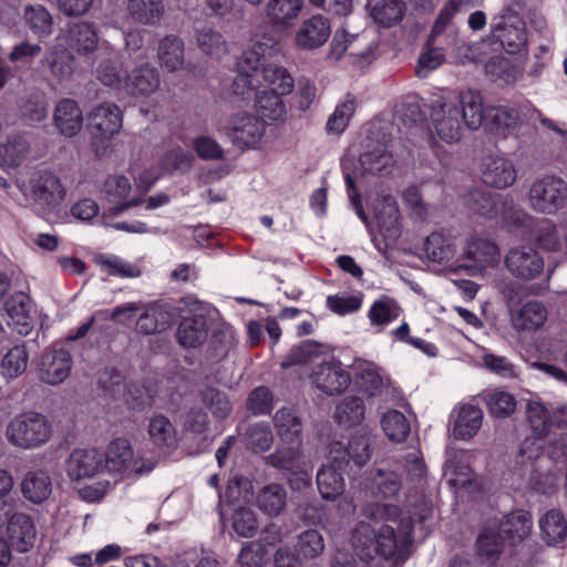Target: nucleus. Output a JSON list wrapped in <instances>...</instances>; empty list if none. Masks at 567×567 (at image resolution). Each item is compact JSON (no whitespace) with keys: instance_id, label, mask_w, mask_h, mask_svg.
<instances>
[{"instance_id":"nucleus-59","label":"nucleus","mask_w":567,"mask_h":567,"mask_svg":"<svg viewBox=\"0 0 567 567\" xmlns=\"http://www.w3.org/2000/svg\"><path fill=\"white\" fill-rule=\"evenodd\" d=\"M498 217L507 226L513 228H525L530 226L533 218L519 208L514 198L505 195L502 196L498 205Z\"/></svg>"},{"instance_id":"nucleus-31","label":"nucleus","mask_w":567,"mask_h":567,"mask_svg":"<svg viewBox=\"0 0 567 567\" xmlns=\"http://www.w3.org/2000/svg\"><path fill=\"white\" fill-rule=\"evenodd\" d=\"M532 526L533 522L529 512L517 509L511 512L501 520L497 530L505 542L516 545L529 535Z\"/></svg>"},{"instance_id":"nucleus-46","label":"nucleus","mask_w":567,"mask_h":567,"mask_svg":"<svg viewBox=\"0 0 567 567\" xmlns=\"http://www.w3.org/2000/svg\"><path fill=\"white\" fill-rule=\"evenodd\" d=\"M482 419L483 412L480 408L472 404L462 405L453 426L454 436L461 440L471 439L480 430Z\"/></svg>"},{"instance_id":"nucleus-36","label":"nucleus","mask_w":567,"mask_h":567,"mask_svg":"<svg viewBox=\"0 0 567 567\" xmlns=\"http://www.w3.org/2000/svg\"><path fill=\"white\" fill-rule=\"evenodd\" d=\"M251 487L250 481L244 476H234L228 481L225 492L218 494V511L221 519L227 515V507L234 511L243 506Z\"/></svg>"},{"instance_id":"nucleus-19","label":"nucleus","mask_w":567,"mask_h":567,"mask_svg":"<svg viewBox=\"0 0 567 567\" xmlns=\"http://www.w3.org/2000/svg\"><path fill=\"white\" fill-rule=\"evenodd\" d=\"M103 470V453L96 449H75L66 461V472L73 481L93 477Z\"/></svg>"},{"instance_id":"nucleus-21","label":"nucleus","mask_w":567,"mask_h":567,"mask_svg":"<svg viewBox=\"0 0 567 567\" xmlns=\"http://www.w3.org/2000/svg\"><path fill=\"white\" fill-rule=\"evenodd\" d=\"M522 126L519 111L511 105L486 106L485 128L491 133L507 137L514 134Z\"/></svg>"},{"instance_id":"nucleus-28","label":"nucleus","mask_w":567,"mask_h":567,"mask_svg":"<svg viewBox=\"0 0 567 567\" xmlns=\"http://www.w3.org/2000/svg\"><path fill=\"white\" fill-rule=\"evenodd\" d=\"M274 426L281 442L300 445L303 423L293 408L284 406L272 417Z\"/></svg>"},{"instance_id":"nucleus-60","label":"nucleus","mask_w":567,"mask_h":567,"mask_svg":"<svg viewBox=\"0 0 567 567\" xmlns=\"http://www.w3.org/2000/svg\"><path fill=\"white\" fill-rule=\"evenodd\" d=\"M444 62L445 55L443 53V47L440 45V42L430 45V40H427L423 52L419 56L415 66V75L420 79H425Z\"/></svg>"},{"instance_id":"nucleus-15","label":"nucleus","mask_w":567,"mask_h":567,"mask_svg":"<svg viewBox=\"0 0 567 567\" xmlns=\"http://www.w3.org/2000/svg\"><path fill=\"white\" fill-rule=\"evenodd\" d=\"M72 365L73 360L69 350L63 347H50L40 355L37 364L38 377L47 384L56 385L68 379Z\"/></svg>"},{"instance_id":"nucleus-45","label":"nucleus","mask_w":567,"mask_h":567,"mask_svg":"<svg viewBox=\"0 0 567 567\" xmlns=\"http://www.w3.org/2000/svg\"><path fill=\"white\" fill-rule=\"evenodd\" d=\"M159 63L168 72L182 68L184 63V42L174 34L164 37L158 44L157 51Z\"/></svg>"},{"instance_id":"nucleus-51","label":"nucleus","mask_w":567,"mask_h":567,"mask_svg":"<svg viewBox=\"0 0 567 567\" xmlns=\"http://www.w3.org/2000/svg\"><path fill=\"white\" fill-rule=\"evenodd\" d=\"M424 251L431 261L449 264L455 257L456 247L452 239L432 233L424 241Z\"/></svg>"},{"instance_id":"nucleus-48","label":"nucleus","mask_w":567,"mask_h":567,"mask_svg":"<svg viewBox=\"0 0 567 567\" xmlns=\"http://www.w3.org/2000/svg\"><path fill=\"white\" fill-rule=\"evenodd\" d=\"M200 402L217 420H224L233 411L228 394L215 386L207 385L199 392Z\"/></svg>"},{"instance_id":"nucleus-13","label":"nucleus","mask_w":567,"mask_h":567,"mask_svg":"<svg viewBox=\"0 0 567 567\" xmlns=\"http://www.w3.org/2000/svg\"><path fill=\"white\" fill-rule=\"evenodd\" d=\"M504 262L511 275L525 281L538 278L545 267L543 256L530 245L512 247L505 255Z\"/></svg>"},{"instance_id":"nucleus-27","label":"nucleus","mask_w":567,"mask_h":567,"mask_svg":"<svg viewBox=\"0 0 567 567\" xmlns=\"http://www.w3.org/2000/svg\"><path fill=\"white\" fill-rule=\"evenodd\" d=\"M147 433L153 445L162 454H168L178 444L177 431L169 420L163 414L152 416L147 424Z\"/></svg>"},{"instance_id":"nucleus-17","label":"nucleus","mask_w":567,"mask_h":567,"mask_svg":"<svg viewBox=\"0 0 567 567\" xmlns=\"http://www.w3.org/2000/svg\"><path fill=\"white\" fill-rule=\"evenodd\" d=\"M431 120L440 140L449 144L461 141L465 125L461 118V110L456 104L437 102L432 106Z\"/></svg>"},{"instance_id":"nucleus-62","label":"nucleus","mask_w":567,"mask_h":567,"mask_svg":"<svg viewBox=\"0 0 567 567\" xmlns=\"http://www.w3.org/2000/svg\"><path fill=\"white\" fill-rule=\"evenodd\" d=\"M534 238L536 245L547 251H558L561 249V241L556 225L549 219H540L534 227Z\"/></svg>"},{"instance_id":"nucleus-3","label":"nucleus","mask_w":567,"mask_h":567,"mask_svg":"<svg viewBox=\"0 0 567 567\" xmlns=\"http://www.w3.org/2000/svg\"><path fill=\"white\" fill-rule=\"evenodd\" d=\"M341 168L347 194L355 214L364 224L374 248L385 260H390V193L382 189L377 198L371 200L370 207L373 214V221H371L357 192L354 173L350 171L347 163H342Z\"/></svg>"},{"instance_id":"nucleus-37","label":"nucleus","mask_w":567,"mask_h":567,"mask_svg":"<svg viewBox=\"0 0 567 567\" xmlns=\"http://www.w3.org/2000/svg\"><path fill=\"white\" fill-rule=\"evenodd\" d=\"M255 503L265 515L278 516L287 505V491L279 483L267 484L257 493Z\"/></svg>"},{"instance_id":"nucleus-52","label":"nucleus","mask_w":567,"mask_h":567,"mask_svg":"<svg viewBox=\"0 0 567 567\" xmlns=\"http://www.w3.org/2000/svg\"><path fill=\"white\" fill-rule=\"evenodd\" d=\"M266 59L261 44H257L251 49L245 50L238 56L236 62L237 72L241 74H250L262 80V72L267 68H278L277 65H266Z\"/></svg>"},{"instance_id":"nucleus-10","label":"nucleus","mask_w":567,"mask_h":567,"mask_svg":"<svg viewBox=\"0 0 567 567\" xmlns=\"http://www.w3.org/2000/svg\"><path fill=\"white\" fill-rule=\"evenodd\" d=\"M374 442L375 437L372 432L361 429L350 435L347 445H342L340 442L332 443L330 453L334 454L333 461L340 468L343 465L350 466L351 463L361 468L370 461Z\"/></svg>"},{"instance_id":"nucleus-54","label":"nucleus","mask_w":567,"mask_h":567,"mask_svg":"<svg viewBox=\"0 0 567 567\" xmlns=\"http://www.w3.org/2000/svg\"><path fill=\"white\" fill-rule=\"evenodd\" d=\"M526 414L533 435L538 440L545 439L554 425L547 408L540 402L533 401L527 404Z\"/></svg>"},{"instance_id":"nucleus-16","label":"nucleus","mask_w":567,"mask_h":567,"mask_svg":"<svg viewBox=\"0 0 567 567\" xmlns=\"http://www.w3.org/2000/svg\"><path fill=\"white\" fill-rule=\"evenodd\" d=\"M310 378L312 384L327 395L341 394L351 383L350 373L334 358L315 365Z\"/></svg>"},{"instance_id":"nucleus-14","label":"nucleus","mask_w":567,"mask_h":567,"mask_svg":"<svg viewBox=\"0 0 567 567\" xmlns=\"http://www.w3.org/2000/svg\"><path fill=\"white\" fill-rule=\"evenodd\" d=\"M122 125V111L114 103L104 102L99 104L87 114V131L92 136L93 145L96 141H110L120 132Z\"/></svg>"},{"instance_id":"nucleus-38","label":"nucleus","mask_w":567,"mask_h":567,"mask_svg":"<svg viewBox=\"0 0 567 567\" xmlns=\"http://www.w3.org/2000/svg\"><path fill=\"white\" fill-rule=\"evenodd\" d=\"M23 20L27 29L40 41L48 38L53 32V17L42 4L25 6Z\"/></svg>"},{"instance_id":"nucleus-30","label":"nucleus","mask_w":567,"mask_h":567,"mask_svg":"<svg viewBox=\"0 0 567 567\" xmlns=\"http://www.w3.org/2000/svg\"><path fill=\"white\" fill-rule=\"evenodd\" d=\"M548 311L538 300H530L517 310H511L513 328L517 331H535L547 320Z\"/></svg>"},{"instance_id":"nucleus-18","label":"nucleus","mask_w":567,"mask_h":567,"mask_svg":"<svg viewBox=\"0 0 567 567\" xmlns=\"http://www.w3.org/2000/svg\"><path fill=\"white\" fill-rule=\"evenodd\" d=\"M481 171L483 182L497 189L509 187L517 178V171L513 161L498 154L485 156L482 161Z\"/></svg>"},{"instance_id":"nucleus-9","label":"nucleus","mask_w":567,"mask_h":567,"mask_svg":"<svg viewBox=\"0 0 567 567\" xmlns=\"http://www.w3.org/2000/svg\"><path fill=\"white\" fill-rule=\"evenodd\" d=\"M528 196L534 210L555 214L567 204V183L560 177L545 176L532 184Z\"/></svg>"},{"instance_id":"nucleus-1","label":"nucleus","mask_w":567,"mask_h":567,"mask_svg":"<svg viewBox=\"0 0 567 567\" xmlns=\"http://www.w3.org/2000/svg\"><path fill=\"white\" fill-rule=\"evenodd\" d=\"M372 499L362 507L369 523H360L352 533L353 548L363 561L379 556L390 560V481L371 486Z\"/></svg>"},{"instance_id":"nucleus-6","label":"nucleus","mask_w":567,"mask_h":567,"mask_svg":"<svg viewBox=\"0 0 567 567\" xmlns=\"http://www.w3.org/2000/svg\"><path fill=\"white\" fill-rule=\"evenodd\" d=\"M262 80L268 89L259 91L255 96V107L261 121H278L286 114L282 96L293 90V79L285 68H267Z\"/></svg>"},{"instance_id":"nucleus-53","label":"nucleus","mask_w":567,"mask_h":567,"mask_svg":"<svg viewBox=\"0 0 567 567\" xmlns=\"http://www.w3.org/2000/svg\"><path fill=\"white\" fill-rule=\"evenodd\" d=\"M244 443L255 453L269 450L274 443L270 424L264 421L249 424L244 433Z\"/></svg>"},{"instance_id":"nucleus-42","label":"nucleus","mask_w":567,"mask_h":567,"mask_svg":"<svg viewBox=\"0 0 567 567\" xmlns=\"http://www.w3.org/2000/svg\"><path fill=\"white\" fill-rule=\"evenodd\" d=\"M303 4V0H269L266 16L274 25L286 28L299 17Z\"/></svg>"},{"instance_id":"nucleus-63","label":"nucleus","mask_w":567,"mask_h":567,"mask_svg":"<svg viewBox=\"0 0 567 567\" xmlns=\"http://www.w3.org/2000/svg\"><path fill=\"white\" fill-rule=\"evenodd\" d=\"M246 408L252 415H269L274 409L271 390L266 385L252 389L248 394Z\"/></svg>"},{"instance_id":"nucleus-12","label":"nucleus","mask_w":567,"mask_h":567,"mask_svg":"<svg viewBox=\"0 0 567 567\" xmlns=\"http://www.w3.org/2000/svg\"><path fill=\"white\" fill-rule=\"evenodd\" d=\"M265 133V121H261L258 116L247 112L234 114L229 118L226 127V135L233 145L240 151L256 148L261 142Z\"/></svg>"},{"instance_id":"nucleus-49","label":"nucleus","mask_w":567,"mask_h":567,"mask_svg":"<svg viewBox=\"0 0 567 567\" xmlns=\"http://www.w3.org/2000/svg\"><path fill=\"white\" fill-rule=\"evenodd\" d=\"M357 109V101L352 94H347L346 99L339 102L333 112L329 115L326 123L328 134H342L348 127Z\"/></svg>"},{"instance_id":"nucleus-58","label":"nucleus","mask_w":567,"mask_h":567,"mask_svg":"<svg viewBox=\"0 0 567 567\" xmlns=\"http://www.w3.org/2000/svg\"><path fill=\"white\" fill-rule=\"evenodd\" d=\"M196 40L200 51L215 59H220L227 52L224 35L210 27L197 30Z\"/></svg>"},{"instance_id":"nucleus-32","label":"nucleus","mask_w":567,"mask_h":567,"mask_svg":"<svg viewBox=\"0 0 567 567\" xmlns=\"http://www.w3.org/2000/svg\"><path fill=\"white\" fill-rule=\"evenodd\" d=\"M124 86L133 96H147L159 86V73L150 64H143L126 75Z\"/></svg>"},{"instance_id":"nucleus-25","label":"nucleus","mask_w":567,"mask_h":567,"mask_svg":"<svg viewBox=\"0 0 567 567\" xmlns=\"http://www.w3.org/2000/svg\"><path fill=\"white\" fill-rule=\"evenodd\" d=\"M3 309L8 316V324L19 334H29L33 327L29 296L21 291L11 295L4 301Z\"/></svg>"},{"instance_id":"nucleus-57","label":"nucleus","mask_w":567,"mask_h":567,"mask_svg":"<svg viewBox=\"0 0 567 567\" xmlns=\"http://www.w3.org/2000/svg\"><path fill=\"white\" fill-rule=\"evenodd\" d=\"M365 406L358 396L344 398L336 408L334 419L340 425L352 426L364 417Z\"/></svg>"},{"instance_id":"nucleus-35","label":"nucleus","mask_w":567,"mask_h":567,"mask_svg":"<svg viewBox=\"0 0 567 567\" xmlns=\"http://www.w3.org/2000/svg\"><path fill=\"white\" fill-rule=\"evenodd\" d=\"M461 118L470 130H478L486 124V106L477 91L467 90L460 94Z\"/></svg>"},{"instance_id":"nucleus-55","label":"nucleus","mask_w":567,"mask_h":567,"mask_svg":"<svg viewBox=\"0 0 567 567\" xmlns=\"http://www.w3.org/2000/svg\"><path fill=\"white\" fill-rule=\"evenodd\" d=\"M29 351L27 346L18 344L9 349L1 360V374L6 379H16L21 375L28 367Z\"/></svg>"},{"instance_id":"nucleus-61","label":"nucleus","mask_w":567,"mask_h":567,"mask_svg":"<svg viewBox=\"0 0 567 567\" xmlns=\"http://www.w3.org/2000/svg\"><path fill=\"white\" fill-rule=\"evenodd\" d=\"M505 540L498 533V530L486 527L484 528L476 540V549L481 557L486 558L489 561H495L498 559L503 543Z\"/></svg>"},{"instance_id":"nucleus-47","label":"nucleus","mask_w":567,"mask_h":567,"mask_svg":"<svg viewBox=\"0 0 567 567\" xmlns=\"http://www.w3.org/2000/svg\"><path fill=\"white\" fill-rule=\"evenodd\" d=\"M127 11L135 22L155 25L164 14V4L162 0H128Z\"/></svg>"},{"instance_id":"nucleus-23","label":"nucleus","mask_w":567,"mask_h":567,"mask_svg":"<svg viewBox=\"0 0 567 567\" xmlns=\"http://www.w3.org/2000/svg\"><path fill=\"white\" fill-rule=\"evenodd\" d=\"M330 33L329 19L322 14H315L301 23L296 33V43L300 49L313 50L322 47Z\"/></svg>"},{"instance_id":"nucleus-41","label":"nucleus","mask_w":567,"mask_h":567,"mask_svg":"<svg viewBox=\"0 0 567 567\" xmlns=\"http://www.w3.org/2000/svg\"><path fill=\"white\" fill-rule=\"evenodd\" d=\"M173 323L172 313L163 306L153 305L140 315L136 326L144 334H155L168 329Z\"/></svg>"},{"instance_id":"nucleus-2","label":"nucleus","mask_w":567,"mask_h":567,"mask_svg":"<svg viewBox=\"0 0 567 567\" xmlns=\"http://www.w3.org/2000/svg\"><path fill=\"white\" fill-rule=\"evenodd\" d=\"M392 461L402 468L412 481L426 475V466L420 450L417 433H413L409 416H414L410 404L401 391L392 386Z\"/></svg>"},{"instance_id":"nucleus-44","label":"nucleus","mask_w":567,"mask_h":567,"mask_svg":"<svg viewBox=\"0 0 567 567\" xmlns=\"http://www.w3.org/2000/svg\"><path fill=\"white\" fill-rule=\"evenodd\" d=\"M542 539L549 546L563 543L567 537V523L557 509L548 511L539 519Z\"/></svg>"},{"instance_id":"nucleus-11","label":"nucleus","mask_w":567,"mask_h":567,"mask_svg":"<svg viewBox=\"0 0 567 567\" xmlns=\"http://www.w3.org/2000/svg\"><path fill=\"white\" fill-rule=\"evenodd\" d=\"M497 20L492 24V38L508 54H517L524 50L527 45V33L523 19L511 8H505Z\"/></svg>"},{"instance_id":"nucleus-24","label":"nucleus","mask_w":567,"mask_h":567,"mask_svg":"<svg viewBox=\"0 0 567 567\" xmlns=\"http://www.w3.org/2000/svg\"><path fill=\"white\" fill-rule=\"evenodd\" d=\"M132 186L124 175H110L103 183L102 192L110 203L115 205L110 208L113 215H120L131 207L140 205V198L127 199Z\"/></svg>"},{"instance_id":"nucleus-4","label":"nucleus","mask_w":567,"mask_h":567,"mask_svg":"<svg viewBox=\"0 0 567 567\" xmlns=\"http://www.w3.org/2000/svg\"><path fill=\"white\" fill-rule=\"evenodd\" d=\"M390 113L375 115L367 127L364 152L359 163L362 173L388 179L390 175Z\"/></svg>"},{"instance_id":"nucleus-22","label":"nucleus","mask_w":567,"mask_h":567,"mask_svg":"<svg viewBox=\"0 0 567 567\" xmlns=\"http://www.w3.org/2000/svg\"><path fill=\"white\" fill-rule=\"evenodd\" d=\"M104 468L110 473L140 472L133 447L127 439H114L103 453Z\"/></svg>"},{"instance_id":"nucleus-26","label":"nucleus","mask_w":567,"mask_h":567,"mask_svg":"<svg viewBox=\"0 0 567 567\" xmlns=\"http://www.w3.org/2000/svg\"><path fill=\"white\" fill-rule=\"evenodd\" d=\"M53 122L61 135L75 136L83 126V114L78 102L72 99L59 101L54 109Z\"/></svg>"},{"instance_id":"nucleus-50","label":"nucleus","mask_w":567,"mask_h":567,"mask_svg":"<svg viewBox=\"0 0 567 567\" xmlns=\"http://www.w3.org/2000/svg\"><path fill=\"white\" fill-rule=\"evenodd\" d=\"M29 143L19 134L9 135L0 142V166L18 167L29 152Z\"/></svg>"},{"instance_id":"nucleus-7","label":"nucleus","mask_w":567,"mask_h":567,"mask_svg":"<svg viewBox=\"0 0 567 567\" xmlns=\"http://www.w3.org/2000/svg\"><path fill=\"white\" fill-rule=\"evenodd\" d=\"M52 426L39 412H22L16 415L7 426L8 441L20 449L31 450L47 443L51 437Z\"/></svg>"},{"instance_id":"nucleus-29","label":"nucleus","mask_w":567,"mask_h":567,"mask_svg":"<svg viewBox=\"0 0 567 567\" xmlns=\"http://www.w3.org/2000/svg\"><path fill=\"white\" fill-rule=\"evenodd\" d=\"M65 42L70 50L80 54L93 52L99 43L95 25L86 21L69 23L65 31Z\"/></svg>"},{"instance_id":"nucleus-34","label":"nucleus","mask_w":567,"mask_h":567,"mask_svg":"<svg viewBox=\"0 0 567 567\" xmlns=\"http://www.w3.org/2000/svg\"><path fill=\"white\" fill-rule=\"evenodd\" d=\"M208 336L207 319L204 315H193L181 320L176 337L184 348L202 346Z\"/></svg>"},{"instance_id":"nucleus-39","label":"nucleus","mask_w":567,"mask_h":567,"mask_svg":"<svg viewBox=\"0 0 567 567\" xmlns=\"http://www.w3.org/2000/svg\"><path fill=\"white\" fill-rule=\"evenodd\" d=\"M502 196L475 188L464 196V203L471 213L492 219L498 217V205Z\"/></svg>"},{"instance_id":"nucleus-33","label":"nucleus","mask_w":567,"mask_h":567,"mask_svg":"<svg viewBox=\"0 0 567 567\" xmlns=\"http://www.w3.org/2000/svg\"><path fill=\"white\" fill-rule=\"evenodd\" d=\"M23 497L32 504H42L52 493V482L43 470L28 471L20 484Z\"/></svg>"},{"instance_id":"nucleus-5","label":"nucleus","mask_w":567,"mask_h":567,"mask_svg":"<svg viewBox=\"0 0 567 567\" xmlns=\"http://www.w3.org/2000/svg\"><path fill=\"white\" fill-rule=\"evenodd\" d=\"M412 481L406 474V480L412 484L413 493L409 495L405 507L409 514L399 524L398 533L392 528V566L402 565L413 550L414 520L424 522L431 514V506L417 489V485L424 480Z\"/></svg>"},{"instance_id":"nucleus-56","label":"nucleus","mask_w":567,"mask_h":567,"mask_svg":"<svg viewBox=\"0 0 567 567\" xmlns=\"http://www.w3.org/2000/svg\"><path fill=\"white\" fill-rule=\"evenodd\" d=\"M474 4L475 0H449L440 10L439 16L433 23L427 39L430 40V45L439 42V38L444 33L445 29L452 22L454 16L461 10V8Z\"/></svg>"},{"instance_id":"nucleus-43","label":"nucleus","mask_w":567,"mask_h":567,"mask_svg":"<svg viewBox=\"0 0 567 567\" xmlns=\"http://www.w3.org/2000/svg\"><path fill=\"white\" fill-rule=\"evenodd\" d=\"M340 470L332 464L322 465L318 470L317 486L322 498L334 501L344 492V480Z\"/></svg>"},{"instance_id":"nucleus-40","label":"nucleus","mask_w":567,"mask_h":567,"mask_svg":"<svg viewBox=\"0 0 567 567\" xmlns=\"http://www.w3.org/2000/svg\"><path fill=\"white\" fill-rule=\"evenodd\" d=\"M464 258L472 261V266L486 268L498 262L499 250L496 244L488 239L474 238L466 245Z\"/></svg>"},{"instance_id":"nucleus-8","label":"nucleus","mask_w":567,"mask_h":567,"mask_svg":"<svg viewBox=\"0 0 567 567\" xmlns=\"http://www.w3.org/2000/svg\"><path fill=\"white\" fill-rule=\"evenodd\" d=\"M30 197L43 213H55L65 199V188L61 178L51 171L34 173L29 179Z\"/></svg>"},{"instance_id":"nucleus-20","label":"nucleus","mask_w":567,"mask_h":567,"mask_svg":"<svg viewBox=\"0 0 567 567\" xmlns=\"http://www.w3.org/2000/svg\"><path fill=\"white\" fill-rule=\"evenodd\" d=\"M7 533L10 545L19 553H27L34 545L37 528L29 514L12 513L8 518Z\"/></svg>"},{"instance_id":"nucleus-64","label":"nucleus","mask_w":567,"mask_h":567,"mask_svg":"<svg viewBox=\"0 0 567 567\" xmlns=\"http://www.w3.org/2000/svg\"><path fill=\"white\" fill-rule=\"evenodd\" d=\"M194 165V155L182 147L166 152L162 158V166L171 174H186Z\"/></svg>"}]
</instances>
